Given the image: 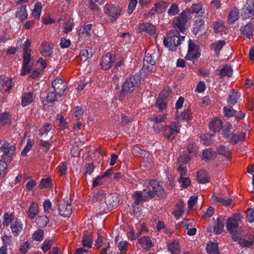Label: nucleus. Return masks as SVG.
I'll use <instances>...</instances> for the list:
<instances>
[{"mask_svg":"<svg viewBox=\"0 0 254 254\" xmlns=\"http://www.w3.org/2000/svg\"><path fill=\"white\" fill-rule=\"evenodd\" d=\"M122 8L115 4H106L104 7L105 12L110 17L111 21H116L121 15Z\"/></svg>","mask_w":254,"mask_h":254,"instance_id":"obj_6","label":"nucleus"},{"mask_svg":"<svg viewBox=\"0 0 254 254\" xmlns=\"http://www.w3.org/2000/svg\"><path fill=\"white\" fill-rule=\"evenodd\" d=\"M204 30V20L202 19H196L194 21L193 33L195 35H202Z\"/></svg>","mask_w":254,"mask_h":254,"instance_id":"obj_14","label":"nucleus"},{"mask_svg":"<svg viewBox=\"0 0 254 254\" xmlns=\"http://www.w3.org/2000/svg\"><path fill=\"white\" fill-rule=\"evenodd\" d=\"M40 53L44 56H49L52 54V50L53 45L46 42H43L41 45Z\"/></svg>","mask_w":254,"mask_h":254,"instance_id":"obj_20","label":"nucleus"},{"mask_svg":"<svg viewBox=\"0 0 254 254\" xmlns=\"http://www.w3.org/2000/svg\"><path fill=\"white\" fill-rule=\"evenodd\" d=\"M31 47V41L27 40L23 46V55L27 57H31V50L29 49Z\"/></svg>","mask_w":254,"mask_h":254,"instance_id":"obj_44","label":"nucleus"},{"mask_svg":"<svg viewBox=\"0 0 254 254\" xmlns=\"http://www.w3.org/2000/svg\"><path fill=\"white\" fill-rule=\"evenodd\" d=\"M190 18V10L186 8L173 21L175 30L184 33L186 30V24Z\"/></svg>","mask_w":254,"mask_h":254,"instance_id":"obj_5","label":"nucleus"},{"mask_svg":"<svg viewBox=\"0 0 254 254\" xmlns=\"http://www.w3.org/2000/svg\"><path fill=\"white\" fill-rule=\"evenodd\" d=\"M172 90L169 87H165L163 90L160 93L159 97L165 99H169L171 97Z\"/></svg>","mask_w":254,"mask_h":254,"instance_id":"obj_39","label":"nucleus"},{"mask_svg":"<svg viewBox=\"0 0 254 254\" xmlns=\"http://www.w3.org/2000/svg\"><path fill=\"white\" fill-rule=\"evenodd\" d=\"M233 70L231 65L226 64L219 71L218 75L220 78H222L225 76L230 77L232 74Z\"/></svg>","mask_w":254,"mask_h":254,"instance_id":"obj_26","label":"nucleus"},{"mask_svg":"<svg viewBox=\"0 0 254 254\" xmlns=\"http://www.w3.org/2000/svg\"><path fill=\"white\" fill-rule=\"evenodd\" d=\"M140 83L141 81L139 77L130 76L122 85L120 98H123L125 95L131 93L139 86Z\"/></svg>","mask_w":254,"mask_h":254,"instance_id":"obj_4","label":"nucleus"},{"mask_svg":"<svg viewBox=\"0 0 254 254\" xmlns=\"http://www.w3.org/2000/svg\"><path fill=\"white\" fill-rule=\"evenodd\" d=\"M215 198L216 201L221 203L224 206L229 205L232 201L231 198H228L227 199H225L222 197L218 196H215Z\"/></svg>","mask_w":254,"mask_h":254,"instance_id":"obj_56","label":"nucleus"},{"mask_svg":"<svg viewBox=\"0 0 254 254\" xmlns=\"http://www.w3.org/2000/svg\"><path fill=\"white\" fill-rule=\"evenodd\" d=\"M105 203L110 208L117 207L119 203V199L116 194H109L105 198Z\"/></svg>","mask_w":254,"mask_h":254,"instance_id":"obj_16","label":"nucleus"},{"mask_svg":"<svg viewBox=\"0 0 254 254\" xmlns=\"http://www.w3.org/2000/svg\"><path fill=\"white\" fill-rule=\"evenodd\" d=\"M128 244L126 241H121L118 244V248L120 253H125L127 250Z\"/></svg>","mask_w":254,"mask_h":254,"instance_id":"obj_50","label":"nucleus"},{"mask_svg":"<svg viewBox=\"0 0 254 254\" xmlns=\"http://www.w3.org/2000/svg\"><path fill=\"white\" fill-rule=\"evenodd\" d=\"M52 86L56 93L59 96H62L64 95V92L67 87L66 82H64L61 78L55 79L52 82Z\"/></svg>","mask_w":254,"mask_h":254,"instance_id":"obj_8","label":"nucleus"},{"mask_svg":"<svg viewBox=\"0 0 254 254\" xmlns=\"http://www.w3.org/2000/svg\"><path fill=\"white\" fill-rule=\"evenodd\" d=\"M106 0H90V9L92 10H95L98 11L99 8L97 4H95L97 3L98 4H102Z\"/></svg>","mask_w":254,"mask_h":254,"instance_id":"obj_43","label":"nucleus"},{"mask_svg":"<svg viewBox=\"0 0 254 254\" xmlns=\"http://www.w3.org/2000/svg\"><path fill=\"white\" fill-rule=\"evenodd\" d=\"M245 133H242V136H243V138H241L240 135H238L237 134L233 133L232 134V136L231 138V141L234 142L235 144H237L240 141H244V138L245 137Z\"/></svg>","mask_w":254,"mask_h":254,"instance_id":"obj_57","label":"nucleus"},{"mask_svg":"<svg viewBox=\"0 0 254 254\" xmlns=\"http://www.w3.org/2000/svg\"><path fill=\"white\" fill-rule=\"evenodd\" d=\"M225 220V216H220L217 218L213 228V231L216 234H220L223 231Z\"/></svg>","mask_w":254,"mask_h":254,"instance_id":"obj_15","label":"nucleus"},{"mask_svg":"<svg viewBox=\"0 0 254 254\" xmlns=\"http://www.w3.org/2000/svg\"><path fill=\"white\" fill-rule=\"evenodd\" d=\"M138 242L145 246V249H150L152 247V242L149 237L144 236L138 239Z\"/></svg>","mask_w":254,"mask_h":254,"instance_id":"obj_37","label":"nucleus"},{"mask_svg":"<svg viewBox=\"0 0 254 254\" xmlns=\"http://www.w3.org/2000/svg\"><path fill=\"white\" fill-rule=\"evenodd\" d=\"M10 228L14 236L19 235L23 229L22 225L17 218H16L15 221L11 224Z\"/></svg>","mask_w":254,"mask_h":254,"instance_id":"obj_19","label":"nucleus"},{"mask_svg":"<svg viewBox=\"0 0 254 254\" xmlns=\"http://www.w3.org/2000/svg\"><path fill=\"white\" fill-rule=\"evenodd\" d=\"M247 218L249 222L254 221V208H249L246 210Z\"/></svg>","mask_w":254,"mask_h":254,"instance_id":"obj_58","label":"nucleus"},{"mask_svg":"<svg viewBox=\"0 0 254 254\" xmlns=\"http://www.w3.org/2000/svg\"><path fill=\"white\" fill-rule=\"evenodd\" d=\"M14 215L13 213H11L10 214H8V213H5L3 216V224L5 226H8L10 223L14 221Z\"/></svg>","mask_w":254,"mask_h":254,"instance_id":"obj_41","label":"nucleus"},{"mask_svg":"<svg viewBox=\"0 0 254 254\" xmlns=\"http://www.w3.org/2000/svg\"><path fill=\"white\" fill-rule=\"evenodd\" d=\"M30 58L31 57L23 56V62L22 64V69L20 73V75L22 76L29 73L32 69V65L30 64L31 61Z\"/></svg>","mask_w":254,"mask_h":254,"instance_id":"obj_17","label":"nucleus"},{"mask_svg":"<svg viewBox=\"0 0 254 254\" xmlns=\"http://www.w3.org/2000/svg\"><path fill=\"white\" fill-rule=\"evenodd\" d=\"M180 33L177 30H171L168 32L163 41L165 46L171 51H176L185 38V36H181Z\"/></svg>","mask_w":254,"mask_h":254,"instance_id":"obj_2","label":"nucleus"},{"mask_svg":"<svg viewBox=\"0 0 254 254\" xmlns=\"http://www.w3.org/2000/svg\"><path fill=\"white\" fill-rule=\"evenodd\" d=\"M57 119L59 121V126L62 129L65 128L67 123L65 122L64 117L61 115L58 114L57 116Z\"/></svg>","mask_w":254,"mask_h":254,"instance_id":"obj_64","label":"nucleus"},{"mask_svg":"<svg viewBox=\"0 0 254 254\" xmlns=\"http://www.w3.org/2000/svg\"><path fill=\"white\" fill-rule=\"evenodd\" d=\"M105 196L104 191L103 190H99L94 194L92 200L93 202L102 200Z\"/></svg>","mask_w":254,"mask_h":254,"instance_id":"obj_48","label":"nucleus"},{"mask_svg":"<svg viewBox=\"0 0 254 254\" xmlns=\"http://www.w3.org/2000/svg\"><path fill=\"white\" fill-rule=\"evenodd\" d=\"M82 244L84 247L90 248L92 247L93 240L91 238V234L86 233L84 235L82 238Z\"/></svg>","mask_w":254,"mask_h":254,"instance_id":"obj_35","label":"nucleus"},{"mask_svg":"<svg viewBox=\"0 0 254 254\" xmlns=\"http://www.w3.org/2000/svg\"><path fill=\"white\" fill-rule=\"evenodd\" d=\"M52 186V184L51 183V179L47 178L46 179H43L41 181L40 183L38 186V188L40 189L51 188Z\"/></svg>","mask_w":254,"mask_h":254,"instance_id":"obj_40","label":"nucleus"},{"mask_svg":"<svg viewBox=\"0 0 254 254\" xmlns=\"http://www.w3.org/2000/svg\"><path fill=\"white\" fill-rule=\"evenodd\" d=\"M207 252L208 254H219V252L217 243H211L208 244L206 247Z\"/></svg>","mask_w":254,"mask_h":254,"instance_id":"obj_36","label":"nucleus"},{"mask_svg":"<svg viewBox=\"0 0 254 254\" xmlns=\"http://www.w3.org/2000/svg\"><path fill=\"white\" fill-rule=\"evenodd\" d=\"M240 96V94L239 92L234 89L232 90L229 95L227 101L228 103L232 106H234L237 103Z\"/></svg>","mask_w":254,"mask_h":254,"instance_id":"obj_25","label":"nucleus"},{"mask_svg":"<svg viewBox=\"0 0 254 254\" xmlns=\"http://www.w3.org/2000/svg\"><path fill=\"white\" fill-rule=\"evenodd\" d=\"M248 13L254 15V0H247L245 5Z\"/></svg>","mask_w":254,"mask_h":254,"instance_id":"obj_42","label":"nucleus"},{"mask_svg":"<svg viewBox=\"0 0 254 254\" xmlns=\"http://www.w3.org/2000/svg\"><path fill=\"white\" fill-rule=\"evenodd\" d=\"M33 101V92L25 93L22 97L21 104L23 107L29 105Z\"/></svg>","mask_w":254,"mask_h":254,"instance_id":"obj_30","label":"nucleus"},{"mask_svg":"<svg viewBox=\"0 0 254 254\" xmlns=\"http://www.w3.org/2000/svg\"><path fill=\"white\" fill-rule=\"evenodd\" d=\"M179 11L178 5L176 3H173L168 11V13L169 15H175L177 14Z\"/></svg>","mask_w":254,"mask_h":254,"instance_id":"obj_55","label":"nucleus"},{"mask_svg":"<svg viewBox=\"0 0 254 254\" xmlns=\"http://www.w3.org/2000/svg\"><path fill=\"white\" fill-rule=\"evenodd\" d=\"M239 13L238 9L236 7H234L230 11L228 16V20L229 24H232L238 19Z\"/></svg>","mask_w":254,"mask_h":254,"instance_id":"obj_31","label":"nucleus"},{"mask_svg":"<svg viewBox=\"0 0 254 254\" xmlns=\"http://www.w3.org/2000/svg\"><path fill=\"white\" fill-rule=\"evenodd\" d=\"M116 60L115 56L110 54L107 53L104 56L101 62V65L102 69L107 70L111 67L112 63H114Z\"/></svg>","mask_w":254,"mask_h":254,"instance_id":"obj_10","label":"nucleus"},{"mask_svg":"<svg viewBox=\"0 0 254 254\" xmlns=\"http://www.w3.org/2000/svg\"><path fill=\"white\" fill-rule=\"evenodd\" d=\"M191 159L190 157L187 154H183L181 155L178 159V163L180 165L186 164L189 162Z\"/></svg>","mask_w":254,"mask_h":254,"instance_id":"obj_49","label":"nucleus"},{"mask_svg":"<svg viewBox=\"0 0 254 254\" xmlns=\"http://www.w3.org/2000/svg\"><path fill=\"white\" fill-rule=\"evenodd\" d=\"M2 86L6 92L9 91L12 87V80L10 78L2 83Z\"/></svg>","mask_w":254,"mask_h":254,"instance_id":"obj_62","label":"nucleus"},{"mask_svg":"<svg viewBox=\"0 0 254 254\" xmlns=\"http://www.w3.org/2000/svg\"><path fill=\"white\" fill-rule=\"evenodd\" d=\"M11 123V119L9 114L4 113L0 114V127L9 126Z\"/></svg>","mask_w":254,"mask_h":254,"instance_id":"obj_32","label":"nucleus"},{"mask_svg":"<svg viewBox=\"0 0 254 254\" xmlns=\"http://www.w3.org/2000/svg\"><path fill=\"white\" fill-rule=\"evenodd\" d=\"M168 250L173 254H180L181 251L179 244L177 241H174L169 244Z\"/></svg>","mask_w":254,"mask_h":254,"instance_id":"obj_33","label":"nucleus"},{"mask_svg":"<svg viewBox=\"0 0 254 254\" xmlns=\"http://www.w3.org/2000/svg\"><path fill=\"white\" fill-rule=\"evenodd\" d=\"M217 150L219 154L226 157H229V151L228 149L224 146H219L217 148Z\"/></svg>","mask_w":254,"mask_h":254,"instance_id":"obj_52","label":"nucleus"},{"mask_svg":"<svg viewBox=\"0 0 254 254\" xmlns=\"http://www.w3.org/2000/svg\"><path fill=\"white\" fill-rule=\"evenodd\" d=\"M225 44V41L220 40L218 43L212 44L210 46V48L211 49L214 50L215 54L218 55L219 54L220 50Z\"/></svg>","mask_w":254,"mask_h":254,"instance_id":"obj_38","label":"nucleus"},{"mask_svg":"<svg viewBox=\"0 0 254 254\" xmlns=\"http://www.w3.org/2000/svg\"><path fill=\"white\" fill-rule=\"evenodd\" d=\"M72 207L70 203L64 202L58 205V210L60 215L64 217H69L71 215Z\"/></svg>","mask_w":254,"mask_h":254,"instance_id":"obj_11","label":"nucleus"},{"mask_svg":"<svg viewBox=\"0 0 254 254\" xmlns=\"http://www.w3.org/2000/svg\"><path fill=\"white\" fill-rule=\"evenodd\" d=\"M180 126H178L177 122L172 123L171 125L165 126L164 127V135L170 141L175 138V134L179 132Z\"/></svg>","mask_w":254,"mask_h":254,"instance_id":"obj_7","label":"nucleus"},{"mask_svg":"<svg viewBox=\"0 0 254 254\" xmlns=\"http://www.w3.org/2000/svg\"><path fill=\"white\" fill-rule=\"evenodd\" d=\"M37 223L40 225V227L46 226L49 222L48 218L46 216H40L37 219Z\"/></svg>","mask_w":254,"mask_h":254,"instance_id":"obj_53","label":"nucleus"},{"mask_svg":"<svg viewBox=\"0 0 254 254\" xmlns=\"http://www.w3.org/2000/svg\"><path fill=\"white\" fill-rule=\"evenodd\" d=\"M222 121L220 119L216 118L210 123L209 127L210 130L217 132L222 128Z\"/></svg>","mask_w":254,"mask_h":254,"instance_id":"obj_23","label":"nucleus"},{"mask_svg":"<svg viewBox=\"0 0 254 254\" xmlns=\"http://www.w3.org/2000/svg\"><path fill=\"white\" fill-rule=\"evenodd\" d=\"M166 99H163L160 97L157 99L155 105L160 110H163L166 108L167 103L165 101Z\"/></svg>","mask_w":254,"mask_h":254,"instance_id":"obj_46","label":"nucleus"},{"mask_svg":"<svg viewBox=\"0 0 254 254\" xmlns=\"http://www.w3.org/2000/svg\"><path fill=\"white\" fill-rule=\"evenodd\" d=\"M168 2L161 1L154 4V11L158 14H161L166 10V8L169 6Z\"/></svg>","mask_w":254,"mask_h":254,"instance_id":"obj_27","label":"nucleus"},{"mask_svg":"<svg viewBox=\"0 0 254 254\" xmlns=\"http://www.w3.org/2000/svg\"><path fill=\"white\" fill-rule=\"evenodd\" d=\"M254 25L251 23L247 24L245 26H243L240 29L241 34L246 36L247 38H250L253 35V31Z\"/></svg>","mask_w":254,"mask_h":254,"instance_id":"obj_18","label":"nucleus"},{"mask_svg":"<svg viewBox=\"0 0 254 254\" xmlns=\"http://www.w3.org/2000/svg\"><path fill=\"white\" fill-rule=\"evenodd\" d=\"M223 29V23L222 21H217L214 23V29L215 33H220Z\"/></svg>","mask_w":254,"mask_h":254,"instance_id":"obj_59","label":"nucleus"},{"mask_svg":"<svg viewBox=\"0 0 254 254\" xmlns=\"http://www.w3.org/2000/svg\"><path fill=\"white\" fill-rule=\"evenodd\" d=\"M27 16L26 5L22 6L16 12V17L21 21L25 20L27 18Z\"/></svg>","mask_w":254,"mask_h":254,"instance_id":"obj_34","label":"nucleus"},{"mask_svg":"<svg viewBox=\"0 0 254 254\" xmlns=\"http://www.w3.org/2000/svg\"><path fill=\"white\" fill-rule=\"evenodd\" d=\"M164 193V189L158 183L153 180L150 182L148 190H143V192L136 191L134 193L135 204L139 205L141 201H146L153 198L155 195L163 196Z\"/></svg>","mask_w":254,"mask_h":254,"instance_id":"obj_1","label":"nucleus"},{"mask_svg":"<svg viewBox=\"0 0 254 254\" xmlns=\"http://www.w3.org/2000/svg\"><path fill=\"white\" fill-rule=\"evenodd\" d=\"M95 167L93 163L87 164L85 165L84 169H85V175L86 177L87 175H91V174L93 172Z\"/></svg>","mask_w":254,"mask_h":254,"instance_id":"obj_60","label":"nucleus"},{"mask_svg":"<svg viewBox=\"0 0 254 254\" xmlns=\"http://www.w3.org/2000/svg\"><path fill=\"white\" fill-rule=\"evenodd\" d=\"M247 239H243L240 237L239 241V244L243 247H250L254 243V236L251 234H248L246 236Z\"/></svg>","mask_w":254,"mask_h":254,"instance_id":"obj_24","label":"nucleus"},{"mask_svg":"<svg viewBox=\"0 0 254 254\" xmlns=\"http://www.w3.org/2000/svg\"><path fill=\"white\" fill-rule=\"evenodd\" d=\"M44 237V231L43 230L38 229L32 235L33 240L37 241H41L43 240Z\"/></svg>","mask_w":254,"mask_h":254,"instance_id":"obj_47","label":"nucleus"},{"mask_svg":"<svg viewBox=\"0 0 254 254\" xmlns=\"http://www.w3.org/2000/svg\"><path fill=\"white\" fill-rule=\"evenodd\" d=\"M223 109L225 116L227 117H233L236 114V111L232 108V106L230 108L225 107Z\"/></svg>","mask_w":254,"mask_h":254,"instance_id":"obj_51","label":"nucleus"},{"mask_svg":"<svg viewBox=\"0 0 254 254\" xmlns=\"http://www.w3.org/2000/svg\"><path fill=\"white\" fill-rule=\"evenodd\" d=\"M143 67L141 69L142 73L143 72H149L152 70L153 66L155 64V62L152 60L151 56L145 55L143 59Z\"/></svg>","mask_w":254,"mask_h":254,"instance_id":"obj_12","label":"nucleus"},{"mask_svg":"<svg viewBox=\"0 0 254 254\" xmlns=\"http://www.w3.org/2000/svg\"><path fill=\"white\" fill-rule=\"evenodd\" d=\"M216 155V152L213 151L212 149H207L203 151L201 159L206 162H209L211 159H214Z\"/></svg>","mask_w":254,"mask_h":254,"instance_id":"obj_21","label":"nucleus"},{"mask_svg":"<svg viewBox=\"0 0 254 254\" xmlns=\"http://www.w3.org/2000/svg\"><path fill=\"white\" fill-rule=\"evenodd\" d=\"M195 44L190 39L189 43L188 52L185 59L187 60H196L200 56V53L198 50L195 51Z\"/></svg>","mask_w":254,"mask_h":254,"instance_id":"obj_9","label":"nucleus"},{"mask_svg":"<svg viewBox=\"0 0 254 254\" xmlns=\"http://www.w3.org/2000/svg\"><path fill=\"white\" fill-rule=\"evenodd\" d=\"M182 119L189 122L192 119L191 113L190 110H186L181 113Z\"/></svg>","mask_w":254,"mask_h":254,"instance_id":"obj_54","label":"nucleus"},{"mask_svg":"<svg viewBox=\"0 0 254 254\" xmlns=\"http://www.w3.org/2000/svg\"><path fill=\"white\" fill-rule=\"evenodd\" d=\"M196 179L200 184H204L209 182L207 172L204 170L198 171L196 175Z\"/></svg>","mask_w":254,"mask_h":254,"instance_id":"obj_29","label":"nucleus"},{"mask_svg":"<svg viewBox=\"0 0 254 254\" xmlns=\"http://www.w3.org/2000/svg\"><path fill=\"white\" fill-rule=\"evenodd\" d=\"M38 213V205L36 202H33L30 206L27 215L30 219H34Z\"/></svg>","mask_w":254,"mask_h":254,"instance_id":"obj_28","label":"nucleus"},{"mask_svg":"<svg viewBox=\"0 0 254 254\" xmlns=\"http://www.w3.org/2000/svg\"><path fill=\"white\" fill-rule=\"evenodd\" d=\"M15 150L14 146L10 145L9 143L6 141H3L1 145L0 146V152H1L5 155L11 158L12 152Z\"/></svg>","mask_w":254,"mask_h":254,"instance_id":"obj_13","label":"nucleus"},{"mask_svg":"<svg viewBox=\"0 0 254 254\" xmlns=\"http://www.w3.org/2000/svg\"><path fill=\"white\" fill-rule=\"evenodd\" d=\"M7 167V165L6 162L3 160H0V176H4Z\"/></svg>","mask_w":254,"mask_h":254,"instance_id":"obj_61","label":"nucleus"},{"mask_svg":"<svg viewBox=\"0 0 254 254\" xmlns=\"http://www.w3.org/2000/svg\"><path fill=\"white\" fill-rule=\"evenodd\" d=\"M138 30L139 32L146 31L150 34H155L156 31L155 26L149 23H145L140 24L138 28Z\"/></svg>","mask_w":254,"mask_h":254,"instance_id":"obj_22","label":"nucleus"},{"mask_svg":"<svg viewBox=\"0 0 254 254\" xmlns=\"http://www.w3.org/2000/svg\"><path fill=\"white\" fill-rule=\"evenodd\" d=\"M52 245V241L46 239L42 245V249L46 253L51 248Z\"/></svg>","mask_w":254,"mask_h":254,"instance_id":"obj_63","label":"nucleus"},{"mask_svg":"<svg viewBox=\"0 0 254 254\" xmlns=\"http://www.w3.org/2000/svg\"><path fill=\"white\" fill-rule=\"evenodd\" d=\"M34 144V141L31 139L27 140V144L24 149L21 152V155L23 156H26L27 153L31 150Z\"/></svg>","mask_w":254,"mask_h":254,"instance_id":"obj_45","label":"nucleus"},{"mask_svg":"<svg viewBox=\"0 0 254 254\" xmlns=\"http://www.w3.org/2000/svg\"><path fill=\"white\" fill-rule=\"evenodd\" d=\"M241 218L240 213H234L226 221L227 229L232 235V239L234 241H237L241 236L240 231L238 230V222L241 221Z\"/></svg>","mask_w":254,"mask_h":254,"instance_id":"obj_3","label":"nucleus"}]
</instances>
